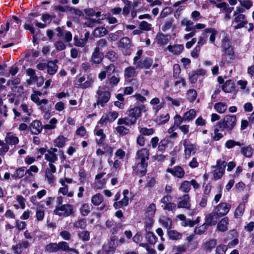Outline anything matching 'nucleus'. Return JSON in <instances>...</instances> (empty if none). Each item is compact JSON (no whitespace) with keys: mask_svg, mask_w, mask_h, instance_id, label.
I'll use <instances>...</instances> for the list:
<instances>
[{"mask_svg":"<svg viewBox=\"0 0 254 254\" xmlns=\"http://www.w3.org/2000/svg\"><path fill=\"white\" fill-rule=\"evenodd\" d=\"M237 119L235 115H226L217 124L222 130L230 132L236 125Z\"/></svg>","mask_w":254,"mask_h":254,"instance_id":"nucleus-1","label":"nucleus"},{"mask_svg":"<svg viewBox=\"0 0 254 254\" xmlns=\"http://www.w3.org/2000/svg\"><path fill=\"white\" fill-rule=\"evenodd\" d=\"M45 216V212L44 210V205H41L37 207L36 211V219L39 221H42L43 220Z\"/></svg>","mask_w":254,"mask_h":254,"instance_id":"nucleus-33","label":"nucleus"},{"mask_svg":"<svg viewBox=\"0 0 254 254\" xmlns=\"http://www.w3.org/2000/svg\"><path fill=\"white\" fill-rule=\"evenodd\" d=\"M31 243L26 240L20 241L17 244L12 246L11 250L14 254H22L24 250L28 248Z\"/></svg>","mask_w":254,"mask_h":254,"instance_id":"nucleus-10","label":"nucleus"},{"mask_svg":"<svg viewBox=\"0 0 254 254\" xmlns=\"http://www.w3.org/2000/svg\"><path fill=\"white\" fill-rule=\"evenodd\" d=\"M103 196L100 193H97L91 197L92 203L96 206H98L103 201Z\"/></svg>","mask_w":254,"mask_h":254,"instance_id":"nucleus-35","label":"nucleus"},{"mask_svg":"<svg viewBox=\"0 0 254 254\" xmlns=\"http://www.w3.org/2000/svg\"><path fill=\"white\" fill-rule=\"evenodd\" d=\"M226 163L225 161H222L221 159H218L216 162V168L213 172V177L215 180L220 179L223 175Z\"/></svg>","mask_w":254,"mask_h":254,"instance_id":"nucleus-7","label":"nucleus"},{"mask_svg":"<svg viewBox=\"0 0 254 254\" xmlns=\"http://www.w3.org/2000/svg\"><path fill=\"white\" fill-rule=\"evenodd\" d=\"M58 149L56 148H51L47 151L45 154V159L49 163H54L58 160V155L56 152Z\"/></svg>","mask_w":254,"mask_h":254,"instance_id":"nucleus-17","label":"nucleus"},{"mask_svg":"<svg viewBox=\"0 0 254 254\" xmlns=\"http://www.w3.org/2000/svg\"><path fill=\"white\" fill-rule=\"evenodd\" d=\"M205 33H210L209 41L211 43H214L215 39V36L218 34L216 30L213 28H206L204 30Z\"/></svg>","mask_w":254,"mask_h":254,"instance_id":"nucleus-44","label":"nucleus"},{"mask_svg":"<svg viewBox=\"0 0 254 254\" xmlns=\"http://www.w3.org/2000/svg\"><path fill=\"white\" fill-rule=\"evenodd\" d=\"M183 118V116L181 117L179 115H176L174 117V124L172 126L176 128H179L181 126L182 123L185 121V119Z\"/></svg>","mask_w":254,"mask_h":254,"instance_id":"nucleus-42","label":"nucleus"},{"mask_svg":"<svg viewBox=\"0 0 254 254\" xmlns=\"http://www.w3.org/2000/svg\"><path fill=\"white\" fill-rule=\"evenodd\" d=\"M48 100L44 99L40 100L37 105L40 107V109L43 112H46L48 110Z\"/></svg>","mask_w":254,"mask_h":254,"instance_id":"nucleus-59","label":"nucleus"},{"mask_svg":"<svg viewBox=\"0 0 254 254\" xmlns=\"http://www.w3.org/2000/svg\"><path fill=\"white\" fill-rule=\"evenodd\" d=\"M90 211V206L87 203L83 204L80 209V213L83 216L88 215Z\"/></svg>","mask_w":254,"mask_h":254,"instance_id":"nucleus-52","label":"nucleus"},{"mask_svg":"<svg viewBox=\"0 0 254 254\" xmlns=\"http://www.w3.org/2000/svg\"><path fill=\"white\" fill-rule=\"evenodd\" d=\"M216 244L217 240L216 239H211L205 243L203 248L206 252H210L214 248Z\"/></svg>","mask_w":254,"mask_h":254,"instance_id":"nucleus-34","label":"nucleus"},{"mask_svg":"<svg viewBox=\"0 0 254 254\" xmlns=\"http://www.w3.org/2000/svg\"><path fill=\"white\" fill-rule=\"evenodd\" d=\"M234 19L233 23H236L237 25L234 26L235 29H240L244 27L248 24V21L244 14L233 15Z\"/></svg>","mask_w":254,"mask_h":254,"instance_id":"nucleus-15","label":"nucleus"},{"mask_svg":"<svg viewBox=\"0 0 254 254\" xmlns=\"http://www.w3.org/2000/svg\"><path fill=\"white\" fill-rule=\"evenodd\" d=\"M223 90L225 92L230 93L235 89V84L232 80H227L222 86Z\"/></svg>","mask_w":254,"mask_h":254,"instance_id":"nucleus-28","label":"nucleus"},{"mask_svg":"<svg viewBox=\"0 0 254 254\" xmlns=\"http://www.w3.org/2000/svg\"><path fill=\"white\" fill-rule=\"evenodd\" d=\"M162 207L164 210L172 211L174 212L176 209V205L173 202H170L165 205H162Z\"/></svg>","mask_w":254,"mask_h":254,"instance_id":"nucleus-63","label":"nucleus"},{"mask_svg":"<svg viewBox=\"0 0 254 254\" xmlns=\"http://www.w3.org/2000/svg\"><path fill=\"white\" fill-rule=\"evenodd\" d=\"M129 199L127 196H124V197L120 200L115 202L113 206L115 209L120 208L124 206H126L128 204Z\"/></svg>","mask_w":254,"mask_h":254,"instance_id":"nucleus-31","label":"nucleus"},{"mask_svg":"<svg viewBox=\"0 0 254 254\" xmlns=\"http://www.w3.org/2000/svg\"><path fill=\"white\" fill-rule=\"evenodd\" d=\"M230 208V204L225 202H221L216 206L215 212L217 215L220 217L226 215L229 212Z\"/></svg>","mask_w":254,"mask_h":254,"instance_id":"nucleus-14","label":"nucleus"},{"mask_svg":"<svg viewBox=\"0 0 254 254\" xmlns=\"http://www.w3.org/2000/svg\"><path fill=\"white\" fill-rule=\"evenodd\" d=\"M159 221L162 225L168 230L171 228L172 221L170 218L167 217L163 216L160 218Z\"/></svg>","mask_w":254,"mask_h":254,"instance_id":"nucleus-36","label":"nucleus"},{"mask_svg":"<svg viewBox=\"0 0 254 254\" xmlns=\"http://www.w3.org/2000/svg\"><path fill=\"white\" fill-rule=\"evenodd\" d=\"M87 226L85 219H80L73 223V227L76 229H85Z\"/></svg>","mask_w":254,"mask_h":254,"instance_id":"nucleus-39","label":"nucleus"},{"mask_svg":"<svg viewBox=\"0 0 254 254\" xmlns=\"http://www.w3.org/2000/svg\"><path fill=\"white\" fill-rule=\"evenodd\" d=\"M139 132L143 136L144 135L149 136L154 133V130L152 128H148L147 127H139Z\"/></svg>","mask_w":254,"mask_h":254,"instance_id":"nucleus-45","label":"nucleus"},{"mask_svg":"<svg viewBox=\"0 0 254 254\" xmlns=\"http://www.w3.org/2000/svg\"><path fill=\"white\" fill-rule=\"evenodd\" d=\"M197 96L196 92L194 89H190L187 93L188 99L190 102L193 101L195 100Z\"/></svg>","mask_w":254,"mask_h":254,"instance_id":"nucleus-64","label":"nucleus"},{"mask_svg":"<svg viewBox=\"0 0 254 254\" xmlns=\"http://www.w3.org/2000/svg\"><path fill=\"white\" fill-rule=\"evenodd\" d=\"M139 28L144 31H150L152 29V25L146 21H142L139 24Z\"/></svg>","mask_w":254,"mask_h":254,"instance_id":"nucleus-54","label":"nucleus"},{"mask_svg":"<svg viewBox=\"0 0 254 254\" xmlns=\"http://www.w3.org/2000/svg\"><path fill=\"white\" fill-rule=\"evenodd\" d=\"M145 107L142 105L140 107H135L128 111V115L130 120V125L135 123L137 119L141 116V111H145Z\"/></svg>","mask_w":254,"mask_h":254,"instance_id":"nucleus-6","label":"nucleus"},{"mask_svg":"<svg viewBox=\"0 0 254 254\" xmlns=\"http://www.w3.org/2000/svg\"><path fill=\"white\" fill-rule=\"evenodd\" d=\"M56 30L58 32L57 36L62 38L65 42H69L71 41L72 35L70 32L64 30L60 27H57Z\"/></svg>","mask_w":254,"mask_h":254,"instance_id":"nucleus-18","label":"nucleus"},{"mask_svg":"<svg viewBox=\"0 0 254 254\" xmlns=\"http://www.w3.org/2000/svg\"><path fill=\"white\" fill-rule=\"evenodd\" d=\"M57 61L56 60L54 62L50 61L47 63V72L50 75L54 74L58 70V66L56 64Z\"/></svg>","mask_w":254,"mask_h":254,"instance_id":"nucleus-29","label":"nucleus"},{"mask_svg":"<svg viewBox=\"0 0 254 254\" xmlns=\"http://www.w3.org/2000/svg\"><path fill=\"white\" fill-rule=\"evenodd\" d=\"M190 189V184L187 181H184L179 188V190L184 192H188Z\"/></svg>","mask_w":254,"mask_h":254,"instance_id":"nucleus-50","label":"nucleus"},{"mask_svg":"<svg viewBox=\"0 0 254 254\" xmlns=\"http://www.w3.org/2000/svg\"><path fill=\"white\" fill-rule=\"evenodd\" d=\"M78 238L83 242L88 241L90 240V233L87 231L80 232L77 234Z\"/></svg>","mask_w":254,"mask_h":254,"instance_id":"nucleus-46","label":"nucleus"},{"mask_svg":"<svg viewBox=\"0 0 254 254\" xmlns=\"http://www.w3.org/2000/svg\"><path fill=\"white\" fill-rule=\"evenodd\" d=\"M67 141L66 138L63 135H59L54 141L55 146L58 147H63Z\"/></svg>","mask_w":254,"mask_h":254,"instance_id":"nucleus-37","label":"nucleus"},{"mask_svg":"<svg viewBox=\"0 0 254 254\" xmlns=\"http://www.w3.org/2000/svg\"><path fill=\"white\" fill-rule=\"evenodd\" d=\"M136 69L135 66H129L125 69L124 77L126 80L130 81L133 78L137 75Z\"/></svg>","mask_w":254,"mask_h":254,"instance_id":"nucleus-20","label":"nucleus"},{"mask_svg":"<svg viewBox=\"0 0 254 254\" xmlns=\"http://www.w3.org/2000/svg\"><path fill=\"white\" fill-rule=\"evenodd\" d=\"M123 1H124V2L125 4V6H124V7L123 8V13L124 15H127L129 13L130 8H131V2L129 0H123Z\"/></svg>","mask_w":254,"mask_h":254,"instance_id":"nucleus-55","label":"nucleus"},{"mask_svg":"<svg viewBox=\"0 0 254 254\" xmlns=\"http://www.w3.org/2000/svg\"><path fill=\"white\" fill-rule=\"evenodd\" d=\"M223 46L224 48V54L222 57V60H225L228 63H230L234 59L233 49L230 46L229 42H226L223 44Z\"/></svg>","mask_w":254,"mask_h":254,"instance_id":"nucleus-13","label":"nucleus"},{"mask_svg":"<svg viewBox=\"0 0 254 254\" xmlns=\"http://www.w3.org/2000/svg\"><path fill=\"white\" fill-rule=\"evenodd\" d=\"M227 250V246L223 244H220L216 247L215 252L217 254H225Z\"/></svg>","mask_w":254,"mask_h":254,"instance_id":"nucleus-62","label":"nucleus"},{"mask_svg":"<svg viewBox=\"0 0 254 254\" xmlns=\"http://www.w3.org/2000/svg\"><path fill=\"white\" fill-rule=\"evenodd\" d=\"M229 219L227 217L222 218L217 224V229L221 232H225L228 230Z\"/></svg>","mask_w":254,"mask_h":254,"instance_id":"nucleus-27","label":"nucleus"},{"mask_svg":"<svg viewBox=\"0 0 254 254\" xmlns=\"http://www.w3.org/2000/svg\"><path fill=\"white\" fill-rule=\"evenodd\" d=\"M54 213L60 216L67 217L74 213L73 207L70 204L62 205L56 207Z\"/></svg>","mask_w":254,"mask_h":254,"instance_id":"nucleus-3","label":"nucleus"},{"mask_svg":"<svg viewBox=\"0 0 254 254\" xmlns=\"http://www.w3.org/2000/svg\"><path fill=\"white\" fill-rule=\"evenodd\" d=\"M5 143L8 145H16L19 142L18 138L11 132H7L5 138Z\"/></svg>","mask_w":254,"mask_h":254,"instance_id":"nucleus-24","label":"nucleus"},{"mask_svg":"<svg viewBox=\"0 0 254 254\" xmlns=\"http://www.w3.org/2000/svg\"><path fill=\"white\" fill-rule=\"evenodd\" d=\"M145 238L147 241L151 244H155L157 241L156 237L152 232H148L146 234Z\"/></svg>","mask_w":254,"mask_h":254,"instance_id":"nucleus-57","label":"nucleus"},{"mask_svg":"<svg viewBox=\"0 0 254 254\" xmlns=\"http://www.w3.org/2000/svg\"><path fill=\"white\" fill-rule=\"evenodd\" d=\"M96 102L95 104L97 105H100L101 107H104L110 99V92L106 87L99 86L96 91Z\"/></svg>","mask_w":254,"mask_h":254,"instance_id":"nucleus-2","label":"nucleus"},{"mask_svg":"<svg viewBox=\"0 0 254 254\" xmlns=\"http://www.w3.org/2000/svg\"><path fill=\"white\" fill-rule=\"evenodd\" d=\"M156 40L157 42L161 45L166 44L169 41L168 35H165L163 34H158Z\"/></svg>","mask_w":254,"mask_h":254,"instance_id":"nucleus-40","label":"nucleus"},{"mask_svg":"<svg viewBox=\"0 0 254 254\" xmlns=\"http://www.w3.org/2000/svg\"><path fill=\"white\" fill-rule=\"evenodd\" d=\"M107 30L104 27L96 28L93 32L94 35L96 37H103L107 33Z\"/></svg>","mask_w":254,"mask_h":254,"instance_id":"nucleus-38","label":"nucleus"},{"mask_svg":"<svg viewBox=\"0 0 254 254\" xmlns=\"http://www.w3.org/2000/svg\"><path fill=\"white\" fill-rule=\"evenodd\" d=\"M184 147V157L187 159L190 158L191 155L194 154L197 150L195 144H193L188 139H185L183 141Z\"/></svg>","mask_w":254,"mask_h":254,"instance_id":"nucleus-4","label":"nucleus"},{"mask_svg":"<svg viewBox=\"0 0 254 254\" xmlns=\"http://www.w3.org/2000/svg\"><path fill=\"white\" fill-rule=\"evenodd\" d=\"M244 210L245 204L243 203L240 204L235 210V217L237 218L241 217L244 213Z\"/></svg>","mask_w":254,"mask_h":254,"instance_id":"nucleus-51","label":"nucleus"},{"mask_svg":"<svg viewBox=\"0 0 254 254\" xmlns=\"http://www.w3.org/2000/svg\"><path fill=\"white\" fill-rule=\"evenodd\" d=\"M131 46L130 39L127 37H125L122 38L118 44V47L120 48L123 53L125 55H129L131 54L130 48Z\"/></svg>","mask_w":254,"mask_h":254,"instance_id":"nucleus-9","label":"nucleus"},{"mask_svg":"<svg viewBox=\"0 0 254 254\" xmlns=\"http://www.w3.org/2000/svg\"><path fill=\"white\" fill-rule=\"evenodd\" d=\"M153 64V60L149 58H145L142 59L133 60V64L136 69L149 68Z\"/></svg>","mask_w":254,"mask_h":254,"instance_id":"nucleus-5","label":"nucleus"},{"mask_svg":"<svg viewBox=\"0 0 254 254\" xmlns=\"http://www.w3.org/2000/svg\"><path fill=\"white\" fill-rule=\"evenodd\" d=\"M65 242L61 241L58 243H51L45 247V250L49 253H56L58 251L63 252Z\"/></svg>","mask_w":254,"mask_h":254,"instance_id":"nucleus-12","label":"nucleus"},{"mask_svg":"<svg viewBox=\"0 0 254 254\" xmlns=\"http://www.w3.org/2000/svg\"><path fill=\"white\" fill-rule=\"evenodd\" d=\"M26 174H27L26 170H25V167H22L17 169L12 177L14 179L21 178Z\"/></svg>","mask_w":254,"mask_h":254,"instance_id":"nucleus-41","label":"nucleus"},{"mask_svg":"<svg viewBox=\"0 0 254 254\" xmlns=\"http://www.w3.org/2000/svg\"><path fill=\"white\" fill-rule=\"evenodd\" d=\"M219 217L217 215V214L215 212H212L209 214H208L206 216V223L208 225H211L212 224V220L214 218L217 219Z\"/></svg>","mask_w":254,"mask_h":254,"instance_id":"nucleus-61","label":"nucleus"},{"mask_svg":"<svg viewBox=\"0 0 254 254\" xmlns=\"http://www.w3.org/2000/svg\"><path fill=\"white\" fill-rule=\"evenodd\" d=\"M58 192L64 195H67L68 197H71L73 195V192L72 191H68V187H61L59 189Z\"/></svg>","mask_w":254,"mask_h":254,"instance_id":"nucleus-47","label":"nucleus"},{"mask_svg":"<svg viewBox=\"0 0 254 254\" xmlns=\"http://www.w3.org/2000/svg\"><path fill=\"white\" fill-rule=\"evenodd\" d=\"M214 108L218 113L223 114L226 111L227 105L225 103L218 102L214 105Z\"/></svg>","mask_w":254,"mask_h":254,"instance_id":"nucleus-32","label":"nucleus"},{"mask_svg":"<svg viewBox=\"0 0 254 254\" xmlns=\"http://www.w3.org/2000/svg\"><path fill=\"white\" fill-rule=\"evenodd\" d=\"M123 34L122 31L118 30L114 33H111L109 35V39L112 41H117L120 37Z\"/></svg>","mask_w":254,"mask_h":254,"instance_id":"nucleus-53","label":"nucleus"},{"mask_svg":"<svg viewBox=\"0 0 254 254\" xmlns=\"http://www.w3.org/2000/svg\"><path fill=\"white\" fill-rule=\"evenodd\" d=\"M147 166L148 163L135 161L134 165L132 166V173L141 177L143 176L147 172Z\"/></svg>","mask_w":254,"mask_h":254,"instance_id":"nucleus-11","label":"nucleus"},{"mask_svg":"<svg viewBox=\"0 0 254 254\" xmlns=\"http://www.w3.org/2000/svg\"><path fill=\"white\" fill-rule=\"evenodd\" d=\"M242 152L244 155L248 158L251 157L253 153V149L250 145L241 148Z\"/></svg>","mask_w":254,"mask_h":254,"instance_id":"nucleus-49","label":"nucleus"},{"mask_svg":"<svg viewBox=\"0 0 254 254\" xmlns=\"http://www.w3.org/2000/svg\"><path fill=\"white\" fill-rule=\"evenodd\" d=\"M20 108L21 111L27 116H30L32 113L31 108L25 104H22L20 106Z\"/></svg>","mask_w":254,"mask_h":254,"instance_id":"nucleus-58","label":"nucleus"},{"mask_svg":"<svg viewBox=\"0 0 254 254\" xmlns=\"http://www.w3.org/2000/svg\"><path fill=\"white\" fill-rule=\"evenodd\" d=\"M43 128L44 127L41 122L38 120L33 121L29 126L31 133L34 134H39L41 132Z\"/></svg>","mask_w":254,"mask_h":254,"instance_id":"nucleus-19","label":"nucleus"},{"mask_svg":"<svg viewBox=\"0 0 254 254\" xmlns=\"http://www.w3.org/2000/svg\"><path fill=\"white\" fill-rule=\"evenodd\" d=\"M196 116V111L194 109H190L184 114L183 119H185V122H190L193 120Z\"/></svg>","mask_w":254,"mask_h":254,"instance_id":"nucleus-30","label":"nucleus"},{"mask_svg":"<svg viewBox=\"0 0 254 254\" xmlns=\"http://www.w3.org/2000/svg\"><path fill=\"white\" fill-rule=\"evenodd\" d=\"M57 120L55 118H52L48 124L45 125L43 127L45 129L50 130L55 129L57 124Z\"/></svg>","mask_w":254,"mask_h":254,"instance_id":"nucleus-43","label":"nucleus"},{"mask_svg":"<svg viewBox=\"0 0 254 254\" xmlns=\"http://www.w3.org/2000/svg\"><path fill=\"white\" fill-rule=\"evenodd\" d=\"M149 150L147 148H142L138 150L135 156V161L148 163L149 158Z\"/></svg>","mask_w":254,"mask_h":254,"instance_id":"nucleus-8","label":"nucleus"},{"mask_svg":"<svg viewBox=\"0 0 254 254\" xmlns=\"http://www.w3.org/2000/svg\"><path fill=\"white\" fill-rule=\"evenodd\" d=\"M94 81V78L88 77L87 80H85L83 84H80V88L86 89L92 86Z\"/></svg>","mask_w":254,"mask_h":254,"instance_id":"nucleus-60","label":"nucleus"},{"mask_svg":"<svg viewBox=\"0 0 254 254\" xmlns=\"http://www.w3.org/2000/svg\"><path fill=\"white\" fill-rule=\"evenodd\" d=\"M167 235L169 238L171 240H179L183 237V234L171 229L168 230Z\"/></svg>","mask_w":254,"mask_h":254,"instance_id":"nucleus-26","label":"nucleus"},{"mask_svg":"<svg viewBox=\"0 0 254 254\" xmlns=\"http://www.w3.org/2000/svg\"><path fill=\"white\" fill-rule=\"evenodd\" d=\"M94 133L95 135L99 137L96 139V143L98 144H101L103 143L106 135L104 133L103 130L100 128L98 125H97L94 129Z\"/></svg>","mask_w":254,"mask_h":254,"instance_id":"nucleus-21","label":"nucleus"},{"mask_svg":"<svg viewBox=\"0 0 254 254\" xmlns=\"http://www.w3.org/2000/svg\"><path fill=\"white\" fill-rule=\"evenodd\" d=\"M177 207L179 208L190 209V197L188 194H186L178 199Z\"/></svg>","mask_w":254,"mask_h":254,"instance_id":"nucleus-16","label":"nucleus"},{"mask_svg":"<svg viewBox=\"0 0 254 254\" xmlns=\"http://www.w3.org/2000/svg\"><path fill=\"white\" fill-rule=\"evenodd\" d=\"M166 171L171 173L173 176L179 178H182L185 175L184 169L179 166H176L173 169L168 168Z\"/></svg>","mask_w":254,"mask_h":254,"instance_id":"nucleus-22","label":"nucleus"},{"mask_svg":"<svg viewBox=\"0 0 254 254\" xmlns=\"http://www.w3.org/2000/svg\"><path fill=\"white\" fill-rule=\"evenodd\" d=\"M14 22L17 24V25H15V26L18 27L20 25V22L18 17L15 16H13L10 22H7L5 26L2 28V29H3L5 31H7L9 29V25H12Z\"/></svg>","mask_w":254,"mask_h":254,"instance_id":"nucleus-48","label":"nucleus"},{"mask_svg":"<svg viewBox=\"0 0 254 254\" xmlns=\"http://www.w3.org/2000/svg\"><path fill=\"white\" fill-rule=\"evenodd\" d=\"M103 59V54L100 52L99 48H96L92 54L91 61L94 64L100 63Z\"/></svg>","mask_w":254,"mask_h":254,"instance_id":"nucleus-23","label":"nucleus"},{"mask_svg":"<svg viewBox=\"0 0 254 254\" xmlns=\"http://www.w3.org/2000/svg\"><path fill=\"white\" fill-rule=\"evenodd\" d=\"M168 50L174 55L180 54L184 49L183 45L177 44L174 45H169L167 47Z\"/></svg>","mask_w":254,"mask_h":254,"instance_id":"nucleus-25","label":"nucleus"},{"mask_svg":"<svg viewBox=\"0 0 254 254\" xmlns=\"http://www.w3.org/2000/svg\"><path fill=\"white\" fill-rule=\"evenodd\" d=\"M166 99L167 101L170 102L173 106L176 107H179L182 102L181 98L174 99L171 97L168 96L166 97Z\"/></svg>","mask_w":254,"mask_h":254,"instance_id":"nucleus-56","label":"nucleus"}]
</instances>
